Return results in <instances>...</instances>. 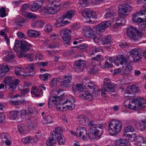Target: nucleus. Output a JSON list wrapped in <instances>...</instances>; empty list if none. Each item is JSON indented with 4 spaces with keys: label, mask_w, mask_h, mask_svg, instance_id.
Here are the masks:
<instances>
[{
    "label": "nucleus",
    "mask_w": 146,
    "mask_h": 146,
    "mask_svg": "<svg viewBox=\"0 0 146 146\" xmlns=\"http://www.w3.org/2000/svg\"><path fill=\"white\" fill-rule=\"evenodd\" d=\"M86 87L88 89H92L93 96L88 92L82 91L80 93L79 96L81 97H83L86 100L90 101L92 100L93 96L96 97L98 96L100 94L99 92L100 91V90L98 89V88L94 83L90 82L87 83L85 85Z\"/></svg>",
    "instance_id": "f257e3e1"
},
{
    "label": "nucleus",
    "mask_w": 146,
    "mask_h": 146,
    "mask_svg": "<svg viewBox=\"0 0 146 146\" xmlns=\"http://www.w3.org/2000/svg\"><path fill=\"white\" fill-rule=\"evenodd\" d=\"M104 88L101 90V94L103 96L107 97L108 94H111V95H116V85L111 83L109 78H104Z\"/></svg>",
    "instance_id": "f03ea898"
},
{
    "label": "nucleus",
    "mask_w": 146,
    "mask_h": 146,
    "mask_svg": "<svg viewBox=\"0 0 146 146\" xmlns=\"http://www.w3.org/2000/svg\"><path fill=\"white\" fill-rule=\"evenodd\" d=\"M90 125V133L88 136L90 139L94 138V135L100 137L102 135L103 132V127L101 124H94L93 121L89 122Z\"/></svg>",
    "instance_id": "7ed1b4c3"
},
{
    "label": "nucleus",
    "mask_w": 146,
    "mask_h": 146,
    "mask_svg": "<svg viewBox=\"0 0 146 146\" xmlns=\"http://www.w3.org/2000/svg\"><path fill=\"white\" fill-rule=\"evenodd\" d=\"M126 33L129 38L134 42L139 40L144 35L133 26L129 27L127 29Z\"/></svg>",
    "instance_id": "20e7f679"
},
{
    "label": "nucleus",
    "mask_w": 146,
    "mask_h": 146,
    "mask_svg": "<svg viewBox=\"0 0 146 146\" xmlns=\"http://www.w3.org/2000/svg\"><path fill=\"white\" fill-rule=\"evenodd\" d=\"M22 45V41L18 40H16L13 48L14 50L17 53L19 58L26 57L29 61H33L34 60V57L32 54L23 53L21 51Z\"/></svg>",
    "instance_id": "39448f33"
},
{
    "label": "nucleus",
    "mask_w": 146,
    "mask_h": 146,
    "mask_svg": "<svg viewBox=\"0 0 146 146\" xmlns=\"http://www.w3.org/2000/svg\"><path fill=\"white\" fill-rule=\"evenodd\" d=\"M122 127V123L118 120H113L109 123L108 131L110 134L113 135L119 132Z\"/></svg>",
    "instance_id": "423d86ee"
},
{
    "label": "nucleus",
    "mask_w": 146,
    "mask_h": 146,
    "mask_svg": "<svg viewBox=\"0 0 146 146\" xmlns=\"http://www.w3.org/2000/svg\"><path fill=\"white\" fill-rule=\"evenodd\" d=\"M74 103V98L71 96L68 98L64 97L63 99H62L60 102V104H67L65 106L67 107L68 110H71L75 108Z\"/></svg>",
    "instance_id": "0eeeda50"
},
{
    "label": "nucleus",
    "mask_w": 146,
    "mask_h": 146,
    "mask_svg": "<svg viewBox=\"0 0 146 146\" xmlns=\"http://www.w3.org/2000/svg\"><path fill=\"white\" fill-rule=\"evenodd\" d=\"M142 49L137 48L132 49L129 52L130 54L133 58V62H137L141 58Z\"/></svg>",
    "instance_id": "6e6552de"
},
{
    "label": "nucleus",
    "mask_w": 146,
    "mask_h": 146,
    "mask_svg": "<svg viewBox=\"0 0 146 146\" xmlns=\"http://www.w3.org/2000/svg\"><path fill=\"white\" fill-rule=\"evenodd\" d=\"M131 7L127 4L121 5L118 7V13L121 18H124L127 15L126 13L131 11Z\"/></svg>",
    "instance_id": "1a4fd4ad"
},
{
    "label": "nucleus",
    "mask_w": 146,
    "mask_h": 146,
    "mask_svg": "<svg viewBox=\"0 0 146 146\" xmlns=\"http://www.w3.org/2000/svg\"><path fill=\"white\" fill-rule=\"evenodd\" d=\"M113 60L112 58L104 57L100 60V66L103 68L112 67L113 66L111 63H112Z\"/></svg>",
    "instance_id": "9d476101"
},
{
    "label": "nucleus",
    "mask_w": 146,
    "mask_h": 146,
    "mask_svg": "<svg viewBox=\"0 0 146 146\" xmlns=\"http://www.w3.org/2000/svg\"><path fill=\"white\" fill-rule=\"evenodd\" d=\"M74 62L75 70L78 72L83 71L86 63V62L83 60L79 59L78 60H76Z\"/></svg>",
    "instance_id": "9b49d317"
},
{
    "label": "nucleus",
    "mask_w": 146,
    "mask_h": 146,
    "mask_svg": "<svg viewBox=\"0 0 146 146\" xmlns=\"http://www.w3.org/2000/svg\"><path fill=\"white\" fill-rule=\"evenodd\" d=\"M60 34L63 39L65 41H68L65 43H66L68 44L70 43L69 40L70 39V33H71V31L70 29H63L60 31Z\"/></svg>",
    "instance_id": "f8f14e48"
},
{
    "label": "nucleus",
    "mask_w": 146,
    "mask_h": 146,
    "mask_svg": "<svg viewBox=\"0 0 146 146\" xmlns=\"http://www.w3.org/2000/svg\"><path fill=\"white\" fill-rule=\"evenodd\" d=\"M111 25V22L110 21H104L96 26V31L99 32H102Z\"/></svg>",
    "instance_id": "ddd939ff"
},
{
    "label": "nucleus",
    "mask_w": 146,
    "mask_h": 146,
    "mask_svg": "<svg viewBox=\"0 0 146 146\" xmlns=\"http://www.w3.org/2000/svg\"><path fill=\"white\" fill-rule=\"evenodd\" d=\"M39 11L41 12H43L45 13L48 15L54 14L57 12L58 10L52 7L46 6L40 8Z\"/></svg>",
    "instance_id": "4468645a"
},
{
    "label": "nucleus",
    "mask_w": 146,
    "mask_h": 146,
    "mask_svg": "<svg viewBox=\"0 0 146 146\" xmlns=\"http://www.w3.org/2000/svg\"><path fill=\"white\" fill-rule=\"evenodd\" d=\"M77 136L78 137L82 136V139L84 140L86 139L87 135V130L84 127H79L76 129Z\"/></svg>",
    "instance_id": "2eb2a0df"
},
{
    "label": "nucleus",
    "mask_w": 146,
    "mask_h": 146,
    "mask_svg": "<svg viewBox=\"0 0 146 146\" xmlns=\"http://www.w3.org/2000/svg\"><path fill=\"white\" fill-rule=\"evenodd\" d=\"M64 94L62 90H60L58 92L57 96H51L50 98V100L52 101V102L60 101V102L62 99H63L64 97Z\"/></svg>",
    "instance_id": "dca6fc26"
},
{
    "label": "nucleus",
    "mask_w": 146,
    "mask_h": 146,
    "mask_svg": "<svg viewBox=\"0 0 146 146\" xmlns=\"http://www.w3.org/2000/svg\"><path fill=\"white\" fill-rule=\"evenodd\" d=\"M129 139L126 140L122 139L121 138L116 139L115 142V146H120L122 145H132L130 141H129Z\"/></svg>",
    "instance_id": "f3484780"
},
{
    "label": "nucleus",
    "mask_w": 146,
    "mask_h": 146,
    "mask_svg": "<svg viewBox=\"0 0 146 146\" xmlns=\"http://www.w3.org/2000/svg\"><path fill=\"white\" fill-rule=\"evenodd\" d=\"M62 17H59L56 21L54 25V27L58 28L62 27L69 23L68 21H64Z\"/></svg>",
    "instance_id": "a211bd4d"
},
{
    "label": "nucleus",
    "mask_w": 146,
    "mask_h": 146,
    "mask_svg": "<svg viewBox=\"0 0 146 146\" xmlns=\"http://www.w3.org/2000/svg\"><path fill=\"white\" fill-rule=\"evenodd\" d=\"M115 62L118 66L119 64L122 65L123 64L128 63V60L125 56H116Z\"/></svg>",
    "instance_id": "6ab92c4d"
},
{
    "label": "nucleus",
    "mask_w": 146,
    "mask_h": 146,
    "mask_svg": "<svg viewBox=\"0 0 146 146\" xmlns=\"http://www.w3.org/2000/svg\"><path fill=\"white\" fill-rule=\"evenodd\" d=\"M1 138L2 141L5 142L6 145H11V142L9 139L10 137L7 133H3L1 134Z\"/></svg>",
    "instance_id": "aec40b11"
},
{
    "label": "nucleus",
    "mask_w": 146,
    "mask_h": 146,
    "mask_svg": "<svg viewBox=\"0 0 146 146\" xmlns=\"http://www.w3.org/2000/svg\"><path fill=\"white\" fill-rule=\"evenodd\" d=\"M63 78L64 80L62 82V85L65 87H68L72 80V76L71 75L67 74L64 75Z\"/></svg>",
    "instance_id": "412c9836"
},
{
    "label": "nucleus",
    "mask_w": 146,
    "mask_h": 146,
    "mask_svg": "<svg viewBox=\"0 0 146 146\" xmlns=\"http://www.w3.org/2000/svg\"><path fill=\"white\" fill-rule=\"evenodd\" d=\"M136 100H137V104L138 105V109L141 110L143 109L146 105V100L143 98H138Z\"/></svg>",
    "instance_id": "4be33fe9"
},
{
    "label": "nucleus",
    "mask_w": 146,
    "mask_h": 146,
    "mask_svg": "<svg viewBox=\"0 0 146 146\" xmlns=\"http://www.w3.org/2000/svg\"><path fill=\"white\" fill-rule=\"evenodd\" d=\"M63 132L62 129L59 127H57L55 128L54 131H51L50 132L51 135H52L55 138L57 139L60 136H61V134Z\"/></svg>",
    "instance_id": "5701e85b"
},
{
    "label": "nucleus",
    "mask_w": 146,
    "mask_h": 146,
    "mask_svg": "<svg viewBox=\"0 0 146 146\" xmlns=\"http://www.w3.org/2000/svg\"><path fill=\"white\" fill-rule=\"evenodd\" d=\"M84 35L87 38H92L94 35V32L90 26H87L85 28Z\"/></svg>",
    "instance_id": "b1692460"
},
{
    "label": "nucleus",
    "mask_w": 146,
    "mask_h": 146,
    "mask_svg": "<svg viewBox=\"0 0 146 146\" xmlns=\"http://www.w3.org/2000/svg\"><path fill=\"white\" fill-rule=\"evenodd\" d=\"M19 80L17 79L9 81L8 85L9 89L11 91L14 90L16 86L19 83Z\"/></svg>",
    "instance_id": "393cba45"
},
{
    "label": "nucleus",
    "mask_w": 146,
    "mask_h": 146,
    "mask_svg": "<svg viewBox=\"0 0 146 146\" xmlns=\"http://www.w3.org/2000/svg\"><path fill=\"white\" fill-rule=\"evenodd\" d=\"M75 14V12L73 10L68 11L66 12L63 15L62 17L63 19H67L70 20L72 19Z\"/></svg>",
    "instance_id": "a878e982"
},
{
    "label": "nucleus",
    "mask_w": 146,
    "mask_h": 146,
    "mask_svg": "<svg viewBox=\"0 0 146 146\" xmlns=\"http://www.w3.org/2000/svg\"><path fill=\"white\" fill-rule=\"evenodd\" d=\"M9 70V68L7 65L2 64L0 65V76H5V73L7 72Z\"/></svg>",
    "instance_id": "bb28decb"
},
{
    "label": "nucleus",
    "mask_w": 146,
    "mask_h": 146,
    "mask_svg": "<svg viewBox=\"0 0 146 146\" xmlns=\"http://www.w3.org/2000/svg\"><path fill=\"white\" fill-rule=\"evenodd\" d=\"M35 110V108L33 107H29L25 110H22L21 112L22 114L27 115L33 113Z\"/></svg>",
    "instance_id": "cd10ccee"
},
{
    "label": "nucleus",
    "mask_w": 146,
    "mask_h": 146,
    "mask_svg": "<svg viewBox=\"0 0 146 146\" xmlns=\"http://www.w3.org/2000/svg\"><path fill=\"white\" fill-rule=\"evenodd\" d=\"M4 54L5 56L4 58V59L5 61L9 63L12 62L14 59L15 56L12 53L6 52Z\"/></svg>",
    "instance_id": "c85d7f7f"
},
{
    "label": "nucleus",
    "mask_w": 146,
    "mask_h": 146,
    "mask_svg": "<svg viewBox=\"0 0 146 146\" xmlns=\"http://www.w3.org/2000/svg\"><path fill=\"white\" fill-rule=\"evenodd\" d=\"M31 46V45L26 41H22V45L21 47V51L24 53L25 52H26L29 50L30 47Z\"/></svg>",
    "instance_id": "c756f323"
},
{
    "label": "nucleus",
    "mask_w": 146,
    "mask_h": 146,
    "mask_svg": "<svg viewBox=\"0 0 146 146\" xmlns=\"http://www.w3.org/2000/svg\"><path fill=\"white\" fill-rule=\"evenodd\" d=\"M85 13L86 16V17L88 19H89V21H90V19H96V15L95 13L94 12L92 11H87L84 12Z\"/></svg>",
    "instance_id": "7c9ffc66"
},
{
    "label": "nucleus",
    "mask_w": 146,
    "mask_h": 146,
    "mask_svg": "<svg viewBox=\"0 0 146 146\" xmlns=\"http://www.w3.org/2000/svg\"><path fill=\"white\" fill-rule=\"evenodd\" d=\"M101 41L103 44H108L112 41L111 36L110 35H108L105 37H104L102 38Z\"/></svg>",
    "instance_id": "2f4dec72"
},
{
    "label": "nucleus",
    "mask_w": 146,
    "mask_h": 146,
    "mask_svg": "<svg viewBox=\"0 0 146 146\" xmlns=\"http://www.w3.org/2000/svg\"><path fill=\"white\" fill-rule=\"evenodd\" d=\"M137 90V88L135 86H128L127 87L125 90V93L128 94H132L135 93Z\"/></svg>",
    "instance_id": "473e14b6"
},
{
    "label": "nucleus",
    "mask_w": 146,
    "mask_h": 146,
    "mask_svg": "<svg viewBox=\"0 0 146 146\" xmlns=\"http://www.w3.org/2000/svg\"><path fill=\"white\" fill-rule=\"evenodd\" d=\"M43 123L44 124H49L53 123L52 117L50 115H48L43 117L42 120Z\"/></svg>",
    "instance_id": "72a5a7b5"
},
{
    "label": "nucleus",
    "mask_w": 146,
    "mask_h": 146,
    "mask_svg": "<svg viewBox=\"0 0 146 146\" xmlns=\"http://www.w3.org/2000/svg\"><path fill=\"white\" fill-rule=\"evenodd\" d=\"M137 139L136 141H131L130 142L134 143L137 145H140L139 144L142 142L144 143H146V138H144L143 137L141 136H138L137 137Z\"/></svg>",
    "instance_id": "f704fd0d"
},
{
    "label": "nucleus",
    "mask_w": 146,
    "mask_h": 146,
    "mask_svg": "<svg viewBox=\"0 0 146 146\" xmlns=\"http://www.w3.org/2000/svg\"><path fill=\"white\" fill-rule=\"evenodd\" d=\"M50 139L47 140L46 142V145L47 146H52L56 143L58 139L55 138L52 135H51Z\"/></svg>",
    "instance_id": "c9c22d12"
},
{
    "label": "nucleus",
    "mask_w": 146,
    "mask_h": 146,
    "mask_svg": "<svg viewBox=\"0 0 146 146\" xmlns=\"http://www.w3.org/2000/svg\"><path fill=\"white\" fill-rule=\"evenodd\" d=\"M131 102L130 103L131 105H130V107H129V108L133 110H139L138 109V104H137V100L136 99H131Z\"/></svg>",
    "instance_id": "e433bc0d"
},
{
    "label": "nucleus",
    "mask_w": 146,
    "mask_h": 146,
    "mask_svg": "<svg viewBox=\"0 0 146 146\" xmlns=\"http://www.w3.org/2000/svg\"><path fill=\"white\" fill-rule=\"evenodd\" d=\"M83 89V86L81 84H77L76 85H74L72 87V90L76 92L77 91H79L80 93L82 90Z\"/></svg>",
    "instance_id": "4c0bfd02"
},
{
    "label": "nucleus",
    "mask_w": 146,
    "mask_h": 146,
    "mask_svg": "<svg viewBox=\"0 0 146 146\" xmlns=\"http://www.w3.org/2000/svg\"><path fill=\"white\" fill-rule=\"evenodd\" d=\"M42 5L34 2L32 4H29V8L31 11H34L38 10Z\"/></svg>",
    "instance_id": "58836bf2"
},
{
    "label": "nucleus",
    "mask_w": 146,
    "mask_h": 146,
    "mask_svg": "<svg viewBox=\"0 0 146 146\" xmlns=\"http://www.w3.org/2000/svg\"><path fill=\"white\" fill-rule=\"evenodd\" d=\"M27 34L31 37H36L39 35V33L35 30H29L27 31Z\"/></svg>",
    "instance_id": "ea45409f"
},
{
    "label": "nucleus",
    "mask_w": 146,
    "mask_h": 146,
    "mask_svg": "<svg viewBox=\"0 0 146 146\" xmlns=\"http://www.w3.org/2000/svg\"><path fill=\"white\" fill-rule=\"evenodd\" d=\"M89 73L91 74H95L98 73V70L96 65L92 64L90 68Z\"/></svg>",
    "instance_id": "a19ab883"
},
{
    "label": "nucleus",
    "mask_w": 146,
    "mask_h": 146,
    "mask_svg": "<svg viewBox=\"0 0 146 146\" xmlns=\"http://www.w3.org/2000/svg\"><path fill=\"white\" fill-rule=\"evenodd\" d=\"M25 17L28 19H35L36 18V16L35 15L32 14V13L26 12H24L22 14Z\"/></svg>",
    "instance_id": "79ce46f5"
},
{
    "label": "nucleus",
    "mask_w": 146,
    "mask_h": 146,
    "mask_svg": "<svg viewBox=\"0 0 146 146\" xmlns=\"http://www.w3.org/2000/svg\"><path fill=\"white\" fill-rule=\"evenodd\" d=\"M18 111H12L10 112V118L11 120L15 119L17 117L18 114L19 113Z\"/></svg>",
    "instance_id": "37998d69"
},
{
    "label": "nucleus",
    "mask_w": 146,
    "mask_h": 146,
    "mask_svg": "<svg viewBox=\"0 0 146 146\" xmlns=\"http://www.w3.org/2000/svg\"><path fill=\"white\" fill-rule=\"evenodd\" d=\"M44 24V21L42 20L38 21L35 22L33 24V25L35 28H42Z\"/></svg>",
    "instance_id": "c03bdc74"
},
{
    "label": "nucleus",
    "mask_w": 146,
    "mask_h": 146,
    "mask_svg": "<svg viewBox=\"0 0 146 146\" xmlns=\"http://www.w3.org/2000/svg\"><path fill=\"white\" fill-rule=\"evenodd\" d=\"M25 21L23 18L20 16H17L15 20V22L16 24L20 26L22 25L21 24L24 23Z\"/></svg>",
    "instance_id": "a18cd8bd"
},
{
    "label": "nucleus",
    "mask_w": 146,
    "mask_h": 146,
    "mask_svg": "<svg viewBox=\"0 0 146 146\" xmlns=\"http://www.w3.org/2000/svg\"><path fill=\"white\" fill-rule=\"evenodd\" d=\"M115 14V13L112 10H111L105 15V18L110 19L113 17Z\"/></svg>",
    "instance_id": "49530a36"
},
{
    "label": "nucleus",
    "mask_w": 146,
    "mask_h": 146,
    "mask_svg": "<svg viewBox=\"0 0 146 146\" xmlns=\"http://www.w3.org/2000/svg\"><path fill=\"white\" fill-rule=\"evenodd\" d=\"M102 51L103 50H102L99 47H93L92 51H91L90 52V54L91 55H92L94 54V52L96 53L98 52Z\"/></svg>",
    "instance_id": "de8ad7c7"
},
{
    "label": "nucleus",
    "mask_w": 146,
    "mask_h": 146,
    "mask_svg": "<svg viewBox=\"0 0 146 146\" xmlns=\"http://www.w3.org/2000/svg\"><path fill=\"white\" fill-rule=\"evenodd\" d=\"M37 125V120L36 119L31 120L29 122V126L31 128H34Z\"/></svg>",
    "instance_id": "09e8293b"
},
{
    "label": "nucleus",
    "mask_w": 146,
    "mask_h": 146,
    "mask_svg": "<svg viewBox=\"0 0 146 146\" xmlns=\"http://www.w3.org/2000/svg\"><path fill=\"white\" fill-rule=\"evenodd\" d=\"M145 124H146V122L144 121H141L138 124L139 129L141 131H143L145 129Z\"/></svg>",
    "instance_id": "8fccbe9b"
},
{
    "label": "nucleus",
    "mask_w": 146,
    "mask_h": 146,
    "mask_svg": "<svg viewBox=\"0 0 146 146\" xmlns=\"http://www.w3.org/2000/svg\"><path fill=\"white\" fill-rule=\"evenodd\" d=\"M59 46V43L58 42L55 41L50 44L48 46V47L50 48H53L58 47Z\"/></svg>",
    "instance_id": "3c124183"
},
{
    "label": "nucleus",
    "mask_w": 146,
    "mask_h": 146,
    "mask_svg": "<svg viewBox=\"0 0 146 146\" xmlns=\"http://www.w3.org/2000/svg\"><path fill=\"white\" fill-rule=\"evenodd\" d=\"M134 131V128L131 125H128L125 127L124 129L125 133L133 132Z\"/></svg>",
    "instance_id": "603ef678"
},
{
    "label": "nucleus",
    "mask_w": 146,
    "mask_h": 146,
    "mask_svg": "<svg viewBox=\"0 0 146 146\" xmlns=\"http://www.w3.org/2000/svg\"><path fill=\"white\" fill-rule=\"evenodd\" d=\"M19 132L21 134H24L25 133L26 131L24 129V126L22 124H20L18 126Z\"/></svg>",
    "instance_id": "864d4df0"
},
{
    "label": "nucleus",
    "mask_w": 146,
    "mask_h": 146,
    "mask_svg": "<svg viewBox=\"0 0 146 146\" xmlns=\"http://www.w3.org/2000/svg\"><path fill=\"white\" fill-rule=\"evenodd\" d=\"M39 77L42 80L44 81H46L50 77V75L46 73L45 74H43L42 75H40Z\"/></svg>",
    "instance_id": "5fc2aeb1"
},
{
    "label": "nucleus",
    "mask_w": 146,
    "mask_h": 146,
    "mask_svg": "<svg viewBox=\"0 0 146 146\" xmlns=\"http://www.w3.org/2000/svg\"><path fill=\"white\" fill-rule=\"evenodd\" d=\"M29 7V4H25L23 5L21 7V9L22 11V14H23L24 12H26L25 10Z\"/></svg>",
    "instance_id": "6e6d98bb"
},
{
    "label": "nucleus",
    "mask_w": 146,
    "mask_h": 146,
    "mask_svg": "<svg viewBox=\"0 0 146 146\" xmlns=\"http://www.w3.org/2000/svg\"><path fill=\"white\" fill-rule=\"evenodd\" d=\"M136 14L141 15H146V6L143 7V9L141 10L138 11L136 12Z\"/></svg>",
    "instance_id": "4d7b16f0"
},
{
    "label": "nucleus",
    "mask_w": 146,
    "mask_h": 146,
    "mask_svg": "<svg viewBox=\"0 0 146 146\" xmlns=\"http://www.w3.org/2000/svg\"><path fill=\"white\" fill-rule=\"evenodd\" d=\"M52 29V26L50 24L46 25L45 27V31L46 32H51Z\"/></svg>",
    "instance_id": "13d9d810"
},
{
    "label": "nucleus",
    "mask_w": 146,
    "mask_h": 146,
    "mask_svg": "<svg viewBox=\"0 0 146 146\" xmlns=\"http://www.w3.org/2000/svg\"><path fill=\"white\" fill-rule=\"evenodd\" d=\"M64 137L63 136H60L58 138V144L59 145H64L65 143V140L63 139Z\"/></svg>",
    "instance_id": "bf43d9fd"
},
{
    "label": "nucleus",
    "mask_w": 146,
    "mask_h": 146,
    "mask_svg": "<svg viewBox=\"0 0 146 146\" xmlns=\"http://www.w3.org/2000/svg\"><path fill=\"white\" fill-rule=\"evenodd\" d=\"M0 16L1 17H3L6 16V11L4 7H1L0 9Z\"/></svg>",
    "instance_id": "052dcab7"
},
{
    "label": "nucleus",
    "mask_w": 146,
    "mask_h": 146,
    "mask_svg": "<svg viewBox=\"0 0 146 146\" xmlns=\"http://www.w3.org/2000/svg\"><path fill=\"white\" fill-rule=\"evenodd\" d=\"M124 66L125 67L130 71L131 73V71L133 69V66L129 62L128 63H126L124 64Z\"/></svg>",
    "instance_id": "680f3d73"
},
{
    "label": "nucleus",
    "mask_w": 146,
    "mask_h": 146,
    "mask_svg": "<svg viewBox=\"0 0 146 146\" xmlns=\"http://www.w3.org/2000/svg\"><path fill=\"white\" fill-rule=\"evenodd\" d=\"M131 99H128L125 100L123 103L124 105L129 108V107H130L129 105H131L130 103L131 102Z\"/></svg>",
    "instance_id": "e2e57ef3"
},
{
    "label": "nucleus",
    "mask_w": 146,
    "mask_h": 146,
    "mask_svg": "<svg viewBox=\"0 0 146 146\" xmlns=\"http://www.w3.org/2000/svg\"><path fill=\"white\" fill-rule=\"evenodd\" d=\"M92 37L93 40L95 42L98 43L100 41L101 37L98 36L94 34Z\"/></svg>",
    "instance_id": "0e129e2a"
},
{
    "label": "nucleus",
    "mask_w": 146,
    "mask_h": 146,
    "mask_svg": "<svg viewBox=\"0 0 146 146\" xmlns=\"http://www.w3.org/2000/svg\"><path fill=\"white\" fill-rule=\"evenodd\" d=\"M20 93L22 95H25L27 93L30 91V89L28 88L21 89L20 90Z\"/></svg>",
    "instance_id": "69168bd1"
},
{
    "label": "nucleus",
    "mask_w": 146,
    "mask_h": 146,
    "mask_svg": "<svg viewBox=\"0 0 146 146\" xmlns=\"http://www.w3.org/2000/svg\"><path fill=\"white\" fill-rule=\"evenodd\" d=\"M123 73L126 75L130 74V71L124 65L122 69Z\"/></svg>",
    "instance_id": "338daca9"
},
{
    "label": "nucleus",
    "mask_w": 146,
    "mask_h": 146,
    "mask_svg": "<svg viewBox=\"0 0 146 146\" xmlns=\"http://www.w3.org/2000/svg\"><path fill=\"white\" fill-rule=\"evenodd\" d=\"M30 137H27L24 138L22 139V142L24 144L28 143L30 142Z\"/></svg>",
    "instance_id": "774afa93"
}]
</instances>
